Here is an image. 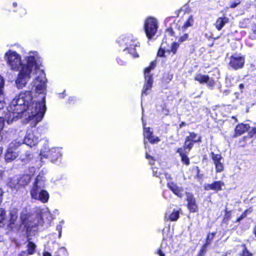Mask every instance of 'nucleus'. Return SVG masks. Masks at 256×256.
<instances>
[{"instance_id": "54", "label": "nucleus", "mask_w": 256, "mask_h": 256, "mask_svg": "<svg viewBox=\"0 0 256 256\" xmlns=\"http://www.w3.org/2000/svg\"><path fill=\"white\" fill-rule=\"evenodd\" d=\"M24 14L26 13V12H25L24 10Z\"/></svg>"}, {"instance_id": "17", "label": "nucleus", "mask_w": 256, "mask_h": 256, "mask_svg": "<svg viewBox=\"0 0 256 256\" xmlns=\"http://www.w3.org/2000/svg\"><path fill=\"white\" fill-rule=\"evenodd\" d=\"M194 80L200 84L207 83L208 86L210 87L214 86L215 84L214 81L210 79L208 76L202 74H196L194 76Z\"/></svg>"}, {"instance_id": "18", "label": "nucleus", "mask_w": 256, "mask_h": 256, "mask_svg": "<svg viewBox=\"0 0 256 256\" xmlns=\"http://www.w3.org/2000/svg\"><path fill=\"white\" fill-rule=\"evenodd\" d=\"M224 186V183L222 181H216L210 184H206L204 186V188L206 190H214L216 191H219L222 190V187Z\"/></svg>"}, {"instance_id": "20", "label": "nucleus", "mask_w": 256, "mask_h": 256, "mask_svg": "<svg viewBox=\"0 0 256 256\" xmlns=\"http://www.w3.org/2000/svg\"><path fill=\"white\" fill-rule=\"evenodd\" d=\"M249 126L248 124H238L235 129L234 136H240L248 130Z\"/></svg>"}, {"instance_id": "4", "label": "nucleus", "mask_w": 256, "mask_h": 256, "mask_svg": "<svg viewBox=\"0 0 256 256\" xmlns=\"http://www.w3.org/2000/svg\"><path fill=\"white\" fill-rule=\"evenodd\" d=\"M46 178L42 174H38L30 190L32 198L40 200L43 203L46 202L49 198V194L44 188L46 185Z\"/></svg>"}, {"instance_id": "48", "label": "nucleus", "mask_w": 256, "mask_h": 256, "mask_svg": "<svg viewBox=\"0 0 256 256\" xmlns=\"http://www.w3.org/2000/svg\"><path fill=\"white\" fill-rule=\"evenodd\" d=\"M13 4V6H14V7H16V6H17V3H16V2H13V4Z\"/></svg>"}, {"instance_id": "2", "label": "nucleus", "mask_w": 256, "mask_h": 256, "mask_svg": "<svg viewBox=\"0 0 256 256\" xmlns=\"http://www.w3.org/2000/svg\"><path fill=\"white\" fill-rule=\"evenodd\" d=\"M40 62V58L38 59V62H36L35 67H34V72L33 73L32 76H34L35 77L31 83V86H32V89L34 88V90L36 92L42 94L40 98V100L38 101L34 100L32 96L31 92L30 91L22 92L18 94V96L22 93L29 92L32 98V100H30V105H32L34 108L36 106L38 108L40 106V107L44 109V114H42L43 117L46 110L45 96L44 94L46 90V79L44 70L40 69L39 66V63Z\"/></svg>"}, {"instance_id": "1", "label": "nucleus", "mask_w": 256, "mask_h": 256, "mask_svg": "<svg viewBox=\"0 0 256 256\" xmlns=\"http://www.w3.org/2000/svg\"><path fill=\"white\" fill-rule=\"evenodd\" d=\"M31 100L29 92L22 93L12 100L4 117H0V141L2 138V133L4 125V120L8 124H10L19 118L24 116L26 120L31 122L30 124L32 126H35L42 120L44 109L40 106L38 108L30 105Z\"/></svg>"}, {"instance_id": "39", "label": "nucleus", "mask_w": 256, "mask_h": 256, "mask_svg": "<svg viewBox=\"0 0 256 256\" xmlns=\"http://www.w3.org/2000/svg\"><path fill=\"white\" fill-rule=\"evenodd\" d=\"M174 34V31L172 28H168L166 32V35L172 36Z\"/></svg>"}, {"instance_id": "26", "label": "nucleus", "mask_w": 256, "mask_h": 256, "mask_svg": "<svg viewBox=\"0 0 256 256\" xmlns=\"http://www.w3.org/2000/svg\"><path fill=\"white\" fill-rule=\"evenodd\" d=\"M30 177L29 175H24L20 178L18 177V182L20 186H24L26 185L30 181Z\"/></svg>"}, {"instance_id": "30", "label": "nucleus", "mask_w": 256, "mask_h": 256, "mask_svg": "<svg viewBox=\"0 0 256 256\" xmlns=\"http://www.w3.org/2000/svg\"><path fill=\"white\" fill-rule=\"evenodd\" d=\"M5 81L4 78L0 75V96H4V88Z\"/></svg>"}, {"instance_id": "51", "label": "nucleus", "mask_w": 256, "mask_h": 256, "mask_svg": "<svg viewBox=\"0 0 256 256\" xmlns=\"http://www.w3.org/2000/svg\"><path fill=\"white\" fill-rule=\"evenodd\" d=\"M25 252H24L23 254H21L19 256H25Z\"/></svg>"}, {"instance_id": "45", "label": "nucleus", "mask_w": 256, "mask_h": 256, "mask_svg": "<svg viewBox=\"0 0 256 256\" xmlns=\"http://www.w3.org/2000/svg\"><path fill=\"white\" fill-rule=\"evenodd\" d=\"M44 256H52L51 254L48 252H45L44 253Z\"/></svg>"}, {"instance_id": "14", "label": "nucleus", "mask_w": 256, "mask_h": 256, "mask_svg": "<svg viewBox=\"0 0 256 256\" xmlns=\"http://www.w3.org/2000/svg\"><path fill=\"white\" fill-rule=\"evenodd\" d=\"M210 157L214 164L216 172H220L224 170L223 158L220 154H216L214 152L210 153Z\"/></svg>"}, {"instance_id": "33", "label": "nucleus", "mask_w": 256, "mask_h": 256, "mask_svg": "<svg viewBox=\"0 0 256 256\" xmlns=\"http://www.w3.org/2000/svg\"><path fill=\"white\" fill-rule=\"evenodd\" d=\"M179 48V44L177 42H172L170 47V52L175 54L177 50Z\"/></svg>"}, {"instance_id": "25", "label": "nucleus", "mask_w": 256, "mask_h": 256, "mask_svg": "<svg viewBox=\"0 0 256 256\" xmlns=\"http://www.w3.org/2000/svg\"><path fill=\"white\" fill-rule=\"evenodd\" d=\"M194 22V19L193 16L192 15L189 16L188 17L184 22L182 26V28L183 30H185L187 29L188 28L192 26L193 25Z\"/></svg>"}, {"instance_id": "29", "label": "nucleus", "mask_w": 256, "mask_h": 256, "mask_svg": "<svg viewBox=\"0 0 256 256\" xmlns=\"http://www.w3.org/2000/svg\"><path fill=\"white\" fill-rule=\"evenodd\" d=\"M27 247L28 254H32L34 253L35 249L36 248V246L32 242H29L27 245Z\"/></svg>"}, {"instance_id": "12", "label": "nucleus", "mask_w": 256, "mask_h": 256, "mask_svg": "<svg viewBox=\"0 0 256 256\" xmlns=\"http://www.w3.org/2000/svg\"><path fill=\"white\" fill-rule=\"evenodd\" d=\"M20 144L19 142H15L10 144V146L5 154V160L6 162H10L18 157V154L15 150Z\"/></svg>"}, {"instance_id": "23", "label": "nucleus", "mask_w": 256, "mask_h": 256, "mask_svg": "<svg viewBox=\"0 0 256 256\" xmlns=\"http://www.w3.org/2000/svg\"><path fill=\"white\" fill-rule=\"evenodd\" d=\"M177 152L180 154L182 162L186 165L188 166L190 164V160L186 154V152L183 151V148H179L177 150Z\"/></svg>"}, {"instance_id": "53", "label": "nucleus", "mask_w": 256, "mask_h": 256, "mask_svg": "<svg viewBox=\"0 0 256 256\" xmlns=\"http://www.w3.org/2000/svg\"><path fill=\"white\" fill-rule=\"evenodd\" d=\"M150 164H154L153 162H150Z\"/></svg>"}, {"instance_id": "32", "label": "nucleus", "mask_w": 256, "mask_h": 256, "mask_svg": "<svg viewBox=\"0 0 256 256\" xmlns=\"http://www.w3.org/2000/svg\"><path fill=\"white\" fill-rule=\"evenodd\" d=\"M10 224H13L14 223L16 220L18 218V214L16 212H10Z\"/></svg>"}, {"instance_id": "10", "label": "nucleus", "mask_w": 256, "mask_h": 256, "mask_svg": "<svg viewBox=\"0 0 256 256\" xmlns=\"http://www.w3.org/2000/svg\"><path fill=\"white\" fill-rule=\"evenodd\" d=\"M158 22L154 18H148L144 22V31L148 39L152 38L156 34L158 30Z\"/></svg>"}, {"instance_id": "13", "label": "nucleus", "mask_w": 256, "mask_h": 256, "mask_svg": "<svg viewBox=\"0 0 256 256\" xmlns=\"http://www.w3.org/2000/svg\"><path fill=\"white\" fill-rule=\"evenodd\" d=\"M143 122L144 126V144L145 148L146 147L148 144L147 142L146 141L145 139H147L150 142L151 144H155L158 143L160 141V138L156 136L152 135V131L150 130V128H146L145 126L146 124Z\"/></svg>"}, {"instance_id": "55", "label": "nucleus", "mask_w": 256, "mask_h": 256, "mask_svg": "<svg viewBox=\"0 0 256 256\" xmlns=\"http://www.w3.org/2000/svg\"><path fill=\"white\" fill-rule=\"evenodd\" d=\"M254 32L255 34H256V30H254Z\"/></svg>"}, {"instance_id": "3", "label": "nucleus", "mask_w": 256, "mask_h": 256, "mask_svg": "<svg viewBox=\"0 0 256 256\" xmlns=\"http://www.w3.org/2000/svg\"><path fill=\"white\" fill-rule=\"evenodd\" d=\"M40 58V56L36 52H31L28 54V56L26 58V66H24L19 70V73L16 80V84L18 88H22L26 86L27 82L32 76L34 67Z\"/></svg>"}, {"instance_id": "43", "label": "nucleus", "mask_w": 256, "mask_h": 256, "mask_svg": "<svg viewBox=\"0 0 256 256\" xmlns=\"http://www.w3.org/2000/svg\"><path fill=\"white\" fill-rule=\"evenodd\" d=\"M2 191L0 188V204L1 203V202L2 201Z\"/></svg>"}, {"instance_id": "49", "label": "nucleus", "mask_w": 256, "mask_h": 256, "mask_svg": "<svg viewBox=\"0 0 256 256\" xmlns=\"http://www.w3.org/2000/svg\"><path fill=\"white\" fill-rule=\"evenodd\" d=\"M166 177L167 179H168V178H170V176L168 174H166Z\"/></svg>"}, {"instance_id": "11", "label": "nucleus", "mask_w": 256, "mask_h": 256, "mask_svg": "<svg viewBox=\"0 0 256 256\" xmlns=\"http://www.w3.org/2000/svg\"><path fill=\"white\" fill-rule=\"evenodd\" d=\"M156 62H152L150 63V66L146 68L144 70V78H145V83L144 86V88L142 90V96L144 94L146 95L148 94L147 91L150 90L152 87V75L150 74V72L153 70L156 66Z\"/></svg>"}, {"instance_id": "47", "label": "nucleus", "mask_w": 256, "mask_h": 256, "mask_svg": "<svg viewBox=\"0 0 256 256\" xmlns=\"http://www.w3.org/2000/svg\"><path fill=\"white\" fill-rule=\"evenodd\" d=\"M60 251H62V252H64L66 250V248H61L60 249Z\"/></svg>"}, {"instance_id": "35", "label": "nucleus", "mask_w": 256, "mask_h": 256, "mask_svg": "<svg viewBox=\"0 0 256 256\" xmlns=\"http://www.w3.org/2000/svg\"><path fill=\"white\" fill-rule=\"evenodd\" d=\"M61 224H58L56 226V230L58 232V238H60L62 236V224H64V221L62 220L60 222Z\"/></svg>"}, {"instance_id": "37", "label": "nucleus", "mask_w": 256, "mask_h": 256, "mask_svg": "<svg viewBox=\"0 0 256 256\" xmlns=\"http://www.w3.org/2000/svg\"><path fill=\"white\" fill-rule=\"evenodd\" d=\"M188 38V34H185L182 36H181L179 38V42H183L187 40Z\"/></svg>"}, {"instance_id": "21", "label": "nucleus", "mask_w": 256, "mask_h": 256, "mask_svg": "<svg viewBox=\"0 0 256 256\" xmlns=\"http://www.w3.org/2000/svg\"><path fill=\"white\" fill-rule=\"evenodd\" d=\"M8 186L12 190H17L20 186L19 184L18 177L16 176L11 178L8 182Z\"/></svg>"}, {"instance_id": "42", "label": "nucleus", "mask_w": 256, "mask_h": 256, "mask_svg": "<svg viewBox=\"0 0 256 256\" xmlns=\"http://www.w3.org/2000/svg\"><path fill=\"white\" fill-rule=\"evenodd\" d=\"M146 158L148 160L151 159L152 160H153V158H152V157L150 155H149L147 152H146Z\"/></svg>"}, {"instance_id": "15", "label": "nucleus", "mask_w": 256, "mask_h": 256, "mask_svg": "<svg viewBox=\"0 0 256 256\" xmlns=\"http://www.w3.org/2000/svg\"><path fill=\"white\" fill-rule=\"evenodd\" d=\"M38 136L33 131H28L24 140V143L32 147L38 142Z\"/></svg>"}, {"instance_id": "52", "label": "nucleus", "mask_w": 256, "mask_h": 256, "mask_svg": "<svg viewBox=\"0 0 256 256\" xmlns=\"http://www.w3.org/2000/svg\"><path fill=\"white\" fill-rule=\"evenodd\" d=\"M254 233V234L256 235V226H255Z\"/></svg>"}, {"instance_id": "7", "label": "nucleus", "mask_w": 256, "mask_h": 256, "mask_svg": "<svg viewBox=\"0 0 256 256\" xmlns=\"http://www.w3.org/2000/svg\"><path fill=\"white\" fill-rule=\"evenodd\" d=\"M4 58L8 66L14 71H18L26 64H22V57L16 51L10 50L4 54Z\"/></svg>"}, {"instance_id": "19", "label": "nucleus", "mask_w": 256, "mask_h": 256, "mask_svg": "<svg viewBox=\"0 0 256 256\" xmlns=\"http://www.w3.org/2000/svg\"><path fill=\"white\" fill-rule=\"evenodd\" d=\"M20 160L24 164H27L30 161H32V164L34 163L35 164H38V160L33 159L32 154L28 152H26L24 154H21L20 156Z\"/></svg>"}, {"instance_id": "44", "label": "nucleus", "mask_w": 256, "mask_h": 256, "mask_svg": "<svg viewBox=\"0 0 256 256\" xmlns=\"http://www.w3.org/2000/svg\"><path fill=\"white\" fill-rule=\"evenodd\" d=\"M158 254H159V256H165L164 254L160 250H158Z\"/></svg>"}, {"instance_id": "5", "label": "nucleus", "mask_w": 256, "mask_h": 256, "mask_svg": "<svg viewBox=\"0 0 256 256\" xmlns=\"http://www.w3.org/2000/svg\"><path fill=\"white\" fill-rule=\"evenodd\" d=\"M167 186L174 194L180 198H182L185 194L188 202V208L190 212H194L198 211V206L192 194L185 192L183 188L178 186L172 182H168Z\"/></svg>"}, {"instance_id": "16", "label": "nucleus", "mask_w": 256, "mask_h": 256, "mask_svg": "<svg viewBox=\"0 0 256 256\" xmlns=\"http://www.w3.org/2000/svg\"><path fill=\"white\" fill-rule=\"evenodd\" d=\"M244 62V58L238 54H234L230 58V66L236 70L243 66Z\"/></svg>"}, {"instance_id": "40", "label": "nucleus", "mask_w": 256, "mask_h": 256, "mask_svg": "<svg viewBox=\"0 0 256 256\" xmlns=\"http://www.w3.org/2000/svg\"><path fill=\"white\" fill-rule=\"evenodd\" d=\"M164 50L160 48L158 52V55L160 57L164 56Z\"/></svg>"}, {"instance_id": "22", "label": "nucleus", "mask_w": 256, "mask_h": 256, "mask_svg": "<svg viewBox=\"0 0 256 256\" xmlns=\"http://www.w3.org/2000/svg\"><path fill=\"white\" fill-rule=\"evenodd\" d=\"M228 22V18L226 17L219 18L217 19L215 26L218 30H220Z\"/></svg>"}, {"instance_id": "31", "label": "nucleus", "mask_w": 256, "mask_h": 256, "mask_svg": "<svg viewBox=\"0 0 256 256\" xmlns=\"http://www.w3.org/2000/svg\"><path fill=\"white\" fill-rule=\"evenodd\" d=\"M215 235V233L209 234L207 236L206 244L203 246V248H206L207 245L210 244L213 240Z\"/></svg>"}, {"instance_id": "9", "label": "nucleus", "mask_w": 256, "mask_h": 256, "mask_svg": "<svg viewBox=\"0 0 256 256\" xmlns=\"http://www.w3.org/2000/svg\"><path fill=\"white\" fill-rule=\"evenodd\" d=\"M62 154L59 148H52L50 149L48 147L45 146L44 149L40 150V160H38V164H36V166L38 168H40L42 165V157L47 158L49 156H51L52 160H56L61 156Z\"/></svg>"}, {"instance_id": "8", "label": "nucleus", "mask_w": 256, "mask_h": 256, "mask_svg": "<svg viewBox=\"0 0 256 256\" xmlns=\"http://www.w3.org/2000/svg\"><path fill=\"white\" fill-rule=\"evenodd\" d=\"M36 213L38 217L32 224H28V222H24L25 218H24V216H21L23 223L26 224L28 228L41 224L43 223L44 220H50L51 219V214L48 208H38L36 211Z\"/></svg>"}, {"instance_id": "41", "label": "nucleus", "mask_w": 256, "mask_h": 256, "mask_svg": "<svg viewBox=\"0 0 256 256\" xmlns=\"http://www.w3.org/2000/svg\"><path fill=\"white\" fill-rule=\"evenodd\" d=\"M240 3V2L238 0H236V1L232 2L231 4L230 7L231 8H234L236 7Z\"/></svg>"}, {"instance_id": "24", "label": "nucleus", "mask_w": 256, "mask_h": 256, "mask_svg": "<svg viewBox=\"0 0 256 256\" xmlns=\"http://www.w3.org/2000/svg\"><path fill=\"white\" fill-rule=\"evenodd\" d=\"M186 139L194 143L201 142V137L194 132H190Z\"/></svg>"}, {"instance_id": "36", "label": "nucleus", "mask_w": 256, "mask_h": 256, "mask_svg": "<svg viewBox=\"0 0 256 256\" xmlns=\"http://www.w3.org/2000/svg\"><path fill=\"white\" fill-rule=\"evenodd\" d=\"M152 171L154 175L156 177L160 176L161 174V170H158V169L156 168H153Z\"/></svg>"}, {"instance_id": "50", "label": "nucleus", "mask_w": 256, "mask_h": 256, "mask_svg": "<svg viewBox=\"0 0 256 256\" xmlns=\"http://www.w3.org/2000/svg\"><path fill=\"white\" fill-rule=\"evenodd\" d=\"M2 148H0V156L2 154Z\"/></svg>"}, {"instance_id": "6", "label": "nucleus", "mask_w": 256, "mask_h": 256, "mask_svg": "<svg viewBox=\"0 0 256 256\" xmlns=\"http://www.w3.org/2000/svg\"><path fill=\"white\" fill-rule=\"evenodd\" d=\"M118 42L124 48V51L131 54L134 58L138 57V50L140 48V43L132 34H128L122 36Z\"/></svg>"}, {"instance_id": "28", "label": "nucleus", "mask_w": 256, "mask_h": 256, "mask_svg": "<svg viewBox=\"0 0 256 256\" xmlns=\"http://www.w3.org/2000/svg\"><path fill=\"white\" fill-rule=\"evenodd\" d=\"M194 144V142L186 139L184 145V148H182L183 151L185 152H188L193 147Z\"/></svg>"}, {"instance_id": "38", "label": "nucleus", "mask_w": 256, "mask_h": 256, "mask_svg": "<svg viewBox=\"0 0 256 256\" xmlns=\"http://www.w3.org/2000/svg\"><path fill=\"white\" fill-rule=\"evenodd\" d=\"M252 254L246 248H244L242 251V256H252Z\"/></svg>"}, {"instance_id": "27", "label": "nucleus", "mask_w": 256, "mask_h": 256, "mask_svg": "<svg viewBox=\"0 0 256 256\" xmlns=\"http://www.w3.org/2000/svg\"><path fill=\"white\" fill-rule=\"evenodd\" d=\"M179 218V212L178 210H174V212L170 215L166 216V218L169 219L171 221H176Z\"/></svg>"}, {"instance_id": "34", "label": "nucleus", "mask_w": 256, "mask_h": 256, "mask_svg": "<svg viewBox=\"0 0 256 256\" xmlns=\"http://www.w3.org/2000/svg\"><path fill=\"white\" fill-rule=\"evenodd\" d=\"M6 218V212L2 208H0V224Z\"/></svg>"}, {"instance_id": "46", "label": "nucleus", "mask_w": 256, "mask_h": 256, "mask_svg": "<svg viewBox=\"0 0 256 256\" xmlns=\"http://www.w3.org/2000/svg\"><path fill=\"white\" fill-rule=\"evenodd\" d=\"M239 88L240 90H242L244 88V86L243 84H241L239 85Z\"/></svg>"}]
</instances>
